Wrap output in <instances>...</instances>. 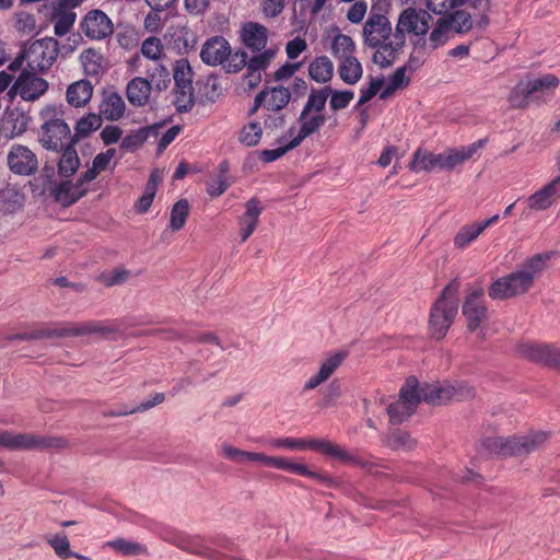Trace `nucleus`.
<instances>
[{
  "mask_svg": "<svg viewBox=\"0 0 560 560\" xmlns=\"http://www.w3.org/2000/svg\"><path fill=\"white\" fill-rule=\"evenodd\" d=\"M222 454L228 459L234 460L236 463H244L245 460L259 462L268 467H273L299 476L316 479L320 483L328 487L334 485V480L329 476L312 471L307 468V466L293 463L285 457L268 456L264 453L243 451L230 444L222 445Z\"/></svg>",
  "mask_w": 560,
  "mask_h": 560,
  "instance_id": "obj_1",
  "label": "nucleus"
},
{
  "mask_svg": "<svg viewBox=\"0 0 560 560\" xmlns=\"http://www.w3.org/2000/svg\"><path fill=\"white\" fill-rule=\"evenodd\" d=\"M40 116L44 122L38 132V140L44 149L59 152L68 145L75 144L70 127L63 119L61 106H47Z\"/></svg>",
  "mask_w": 560,
  "mask_h": 560,
  "instance_id": "obj_2",
  "label": "nucleus"
},
{
  "mask_svg": "<svg viewBox=\"0 0 560 560\" xmlns=\"http://www.w3.org/2000/svg\"><path fill=\"white\" fill-rule=\"evenodd\" d=\"M459 290L457 279L452 280L442 291L440 298L432 305L429 318V332L435 340L443 339L457 314L456 300Z\"/></svg>",
  "mask_w": 560,
  "mask_h": 560,
  "instance_id": "obj_3",
  "label": "nucleus"
},
{
  "mask_svg": "<svg viewBox=\"0 0 560 560\" xmlns=\"http://www.w3.org/2000/svg\"><path fill=\"white\" fill-rule=\"evenodd\" d=\"M273 446L278 448H289V450H304V448H311L314 451H317L326 456H329L334 459H337L345 464H352L358 467L362 468H371L372 463L363 459L361 457H358L350 452L341 448L339 445L331 443L327 440H317V439H311V440H304V439H296V438H283V439H277L273 441Z\"/></svg>",
  "mask_w": 560,
  "mask_h": 560,
  "instance_id": "obj_4",
  "label": "nucleus"
},
{
  "mask_svg": "<svg viewBox=\"0 0 560 560\" xmlns=\"http://www.w3.org/2000/svg\"><path fill=\"white\" fill-rule=\"evenodd\" d=\"M546 439L545 432L525 436H489L481 441V447L489 454L502 457L523 456L534 452Z\"/></svg>",
  "mask_w": 560,
  "mask_h": 560,
  "instance_id": "obj_5",
  "label": "nucleus"
},
{
  "mask_svg": "<svg viewBox=\"0 0 560 560\" xmlns=\"http://www.w3.org/2000/svg\"><path fill=\"white\" fill-rule=\"evenodd\" d=\"M108 332H110V329L102 325L100 322H62L55 324L51 327L35 329L31 332L18 334L14 338L20 340H33L44 338L79 337L93 334L106 335Z\"/></svg>",
  "mask_w": 560,
  "mask_h": 560,
  "instance_id": "obj_6",
  "label": "nucleus"
},
{
  "mask_svg": "<svg viewBox=\"0 0 560 560\" xmlns=\"http://www.w3.org/2000/svg\"><path fill=\"white\" fill-rule=\"evenodd\" d=\"M24 49L27 57V68L45 73L57 60L60 52V44L54 37H44L34 40Z\"/></svg>",
  "mask_w": 560,
  "mask_h": 560,
  "instance_id": "obj_7",
  "label": "nucleus"
},
{
  "mask_svg": "<svg viewBox=\"0 0 560 560\" xmlns=\"http://www.w3.org/2000/svg\"><path fill=\"white\" fill-rule=\"evenodd\" d=\"M0 446L8 450L62 448L66 446V440L62 438L28 433L13 434L9 431H0Z\"/></svg>",
  "mask_w": 560,
  "mask_h": 560,
  "instance_id": "obj_8",
  "label": "nucleus"
},
{
  "mask_svg": "<svg viewBox=\"0 0 560 560\" xmlns=\"http://www.w3.org/2000/svg\"><path fill=\"white\" fill-rule=\"evenodd\" d=\"M559 82V79L551 73L520 82L514 88L510 101L515 106L524 107L529 101L540 100L548 91L556 89Z\"/></svg>",
  "mask_w": 560,
  "mask_h": 560,
  "instance_id": "obj_9",
  "label": "nucleus"
},
{
  "mask_svg": "<svg viewBox=\"0 0 560 560\" xmlns=\"http://www.w3.org/2000/svg\"><path fill=\"white\" fill-rule=\"evenodd\" d=\"M392 33L393 27L388 18L382 13L371 12L362 30L363 46L386 54L388 48L385 46L389 42Z\"/></svg>",
  "mask_w": 560,
  "mask_h": 560,
  "instance_id": "obj_10",
  "label": "nucleus"
},
{
  "mask_svg": "<svg viewBox=\"0 0 560 560\" xmlns=\"http://www.w3.org/2000/svg\"><path fill=\"white\" fill-rule=\"evenodd\" d=\"M38 71L28 68L23 69L9 90L8 95L11 98L14 95H20L22 100L27 102L38 100L49 86L47 80L38 77Z\"/></svg>",
  "mask_w": 560,
  "mask_h": 560,
  "instance_id": "obj_11",
  "label": "nucleus"
},
{
  "mask_svg": "<svg viewBox=\"0 0 560 560\" xmlns=\"http://www.w3.org/2000/svg\"><path fill=\"white\" fill-rule=\"evenodd\" d=\"M530 277L517 270L497 279L489 288L488 294L493 300H506L521 295L532 288Z\"/></svg>",
  "mask_w": 560,
  "mask_h": 560,
  "instance_id": "obj_12",
  "label": "nucleus"
},
{
  "mask_svg": "<svg viewBox=\"0 0 560 560\" xmlns=\"http://www.w3.org/2000/svg\"><path fill=\"white\" fill-rule=\"evenodd\" d=\"M79 28L91 40H103L114 33L112 20L100 9L90 10L81 19Z\"/></svg>",
  "mask_w": 560,
  "mask_h": 560,
  "instance_id": "obj_13",
  "label": "nucleus"
},
{
  "mask_svg": "<svg viewBox=\"0 0 560 560\" xmlns=\"http://www.w3.org/2000/svg\"><path fill=\"white\" fill-rule=\"evenodd\" d=\"M7 163L10 171L20 176H31L38 170L36 154L26 145H11L7 155Z\"/></svg>",
  "mask_w": 560,
  "mask_h": 560,
  "instance_id": "obj_14",
  "label": "nucleus"
},
{
  "mask_svg": "<svg viewBox=\"0 0 560 560\" xmlns=\"http://www.w3.org/2000/svg\"><path fill=\"white\" fill-rule=\"evenodd\" d=\"M517 353L529 361L560 370V350L550 345L524 342L518 345Z\"/></svg>",
  "mask_w": 560,
  "mask_h": 560,
  "instance_id": "obj_15",
  "label": "nucleus"
},
{
  "mask_svg": "<svg viewBox=\"0 0 560 560\" xmlns=\"http://www.w3.org/2000/svg\"><path fill=\"white\" fill-rule=\"evenodd\" d=\"M416 382L406 380L399 389V399L387 407V415L393 424H400L415 413L416 400L411 399L410 392L415 390Z\"/></svg>",
  "mask_w": 560,
  "mask_h": 560,
  "instance_id": "obj_16",
  "label": "nucleus"
},
{
  "mask_svg": "<svg viewBox=\"0 0 560 560\" xmlns=\"http://www.w3.org/2000/svg\"><path fill=\"white\" fill-rule=\"evenodd\" d=\"M483 289L479 288L470 292L463 304V315L467 319L469 331H476L482 323L488 320V308L482 300Z\"/></svg>",
  "mask_w": 560,
  "mask_h": 560,
  "instance_id": "obj_17",
  "label": "nucleus"
},
{
  "mask_svg": "<svg viewBox=\"0 0 560 560\" xmlns=\"http://www.w3.org/2000/svg\"><path fill=\"white\" fill-rule=\"evenodd\" d=\"M82 2L78 0H57L52 5L51 20L54 21V33L58 37L67 35L77 20L74 8Z\"/></svg>",
  "mask_w": 560,
  "mask_h": 560,
  "instance_id": "obj_18",
  "label": "nucleus"
},
{
  "mask_svg": "<svg viewBox=\"0 0 560 560\" xmlns=\"http://www.w3.org/2000/svg\"><path fill=\"white\" fill-rule=\"evenodd\" d=\"M407 380H413L416 382L415 390L410 392L411 399L416 400V407H418L421 401L429 405H441L450 400V396L447 395L452 389H447V386H438L429 383L420 384L416 376H409Z\"/></svg>",
  "mask_w": 560,
  "mask_h": 560,
  "instance_id": "obj_19",
  "label": "nucleus"
},
{
  "mask_svg": "<svg viewBox=\"0 0 560 560\" xmlns=\"http://www.w3.org/2000/svg\"><path fill=\"white\" fill-rule=\"evenodd\" d=\"M231 54V45L223 36L208 38L200 50V58L203 63L214 67L225 62Z\"/></svg>",
  "mask_w": 560,
  "mask_h": 560,
  "instance_id": "obj_20",
  "label": "nucleus"
},
{
  "mask_svg": "<svg viewBox=\"0 0 560 560\" xmlns=\"http://www.w3.org/2000/svg\"><path fill=\"white\" fill-rule=\"evenodd\" d=\"M408 32L404 30V26L397 22L394 32L392 33L393 39L385 47L388 48L387 55L382 50H376L373 54L372 61L382 69L389 68L395 62L398 52L404 48L406 44V34Z\"/></svg>",
  "mask_w": 560,
  "mask_h": 560,
  "instance_id": "obj_21",
  "label": "nucleus"
},
{
  "mask_svg": "<svg viewBox=\"0 0 560 560\" xmlns=\"http://www.w3.org/2000/svg\"><path fill=\"white\" fill-rule=\"evenodd\" d=\"M560 199V175L527 198V207L534 211L549 209Z\"/></svg>",
  "mask_w": 560,
  "mask_h": 560,
  "instance_id": "obj_22",
  "label": "nucleus"
},
{
  "mask_svg": "<svg viewBox=\"0 0 560 560\" xmlns=\"http://www.w3.org/2000/svg\"><path fill=\"white\" fill-rule=\"evenodd\" d=\"M241 39L253 52L261 51L268 42V30L257 22H246L242 26Z\"/></svg>",
  "mask_w": 560,
  "mask_h": 560,
  "instance_id": "obj_23",
  "label": "nucleus"
},
{
  "mask_svg": "<svg viewBox=\"0 0 560 560\" xmlns=\"http://www.w3.org/2000/svg\"><path fill=\"white\" fill-rule=\"evenodd\" d=\"M88 190H80L75 183L62 180L52 185L47 194L63 207H69L79 201Z\"/></svg>",
  "mask_w": 560,
  "mask_h": 560,
  "instance_id": "obj_24",
  "label": "nucleus"
},
{
  "mask_svg": "<svg viewBox=\"0 0 560 560\" xmlns=\"http://www.w3.org/2000/svg\"><path fill=\"white\" fill-rule=\"evenodd\" d=\"M152 90V83L141 77L131 79L126 88V96L128 102L137 107L148 103Z\"/></svg>",
  "mask_w": 560,
  "mask_h": 560,
  "instance_id": "obj_25",
  "label": "nucleus"
},
{
  "mask_svg": "<svg viewBox=\"0 0 560 560\" xmlns=\"http://www.w3.org/2000/svg\"><path fill=\"white\" fill-rule=\"evenodd\" d=\"M443 156L442 153H432L429 151H422L418 149L413 153L412 161L409 164V168L412 172L419 173L421 171L431 172L433 170H443Z\"/></svg>",
  "mask_w": 560,
  "mask_h": 560,
  "instance_id": "obj_26",
  "label": "nucleus"
},
{
  "mask_svg": "<svg viewBox=\"0 0 560 560\" xmlns=\"http://www.w3.org/2000/svg\"><path fill=\"white\" fill-rule=\"evenodd\" d=\"M125 102L117 92H109L104 95L100 104V114L107 120L116 121L125 114Z\"/></svg>",
  "mask_w": 560,
  "mask_h": 560,
  "instance_id": "obj_27",
  "label": "nucleus"
},
{
  "mask_svg": "<svg viewBox=\"0 0 560 560\" xmlns=\"http://www.w3.org/2000/svg\"><path fill=\"white\" fill-rule=\"evenodd\" d=\"M74 145H68L59 151L61 155L57 163V170L61 177L70 178L79 170L80 158Z\"/></svg>",
  "mask_w": 560,
  "mask_h": 560,
  "instance_id": "obj_28",
  "label": "nucleus"
},
{
  "mask_svg": "<svg viewBox=\"0 0 560 560\" xmlns=\"http://www.w3.org/2000/svg\"><path fill=\"white\" fill-rule=\"evenodd\" d=\"M262 91L267 92L265 98V109L268 112L279 113L281 112L291 100V91L282 85L273 88H265Z\"/></svg>",
  "mask_w": 560,
  "mask_h": 560,
  "instance_id": "obj_29",
  "label": "nucleus"
},
{
  "mask_svg": "<svg viewBox=\"0 0 560 560\" xmlns=\"http://www.w3.org/2000/svg\"><path fill=\"white\" fill-rule=\"evenodd\" d=\"M93 85L88 80L71 83L67 89V101L74 107L84 106L92 97Z\"/></svg>",
  "mask_w": 560,
  "mask_h": 560,
  "instance_id": "obj_30",
  "label": "nucleus"
},
{
  "mask_svg": "<svg viewBox=\"0 0 560 560\" xmlns=\"http://www.w3.org/2000/svg\"><path fill=\"white\" fill-rule=\"evenodd\" d=\"M332 92V89L329 85H326L322 89H312L308 94L307 101L301 112V119L307 117L312 112L315 114H322V110L325 108L327 98L329 94Z\"/></svg>",
  "mask_w": 560,
  "mask_h": 560,
  "instance_id": "obj_31",
  "label": "nucleus"
},
{
  "mask_svg": "<svg viewBox=\"0 0 560 560\" xmlns=\"http://www.w3.org/2000/svg\"><path fill=\"white\" fill-rule=\"evenodd\" d=\"M56 183L55 166L52 164H45L39 174L30 182V185L33 194L45 196Z\"/></svg>",
  "mask_w": 560,
  "mask_h": 560,
  "instance_id": "obj_32",
  "label": "nucleus"
},
{
  "mask_svg": "<svg viewBox=\"0 0 560 560\" xmlns=\"http://www.w3.org/2000/svg\"><path fill=\"white\" fill-rule=\"evenodd\" d=\"M300 122V129L298 135L293 138V141L299 147L304 139L317 132L326 122V117L323 114H315L311 116V114L301 119V115L298 118Z\"/></svg>",
  "mask_w": 560,
  "mask_h": 560,
  "instance_id": "obj_33",
  "label": "nucleus"
},
{
  "mask_svg": "<svg viewBox=\"0 0 560 560\" xmlns=\"http://www.w3.org/2000/svg\"><path fill=\"white\" fill-rule=\"evenodd\" d=\"M308 74L317 83H327L334 74V63L327 56L316 57L308 66Z\"/></svg>",
  "mask_w": 560,
  "mask_h": 560,
  "instance_id": "obj_34",
  "label": "nucleus"
},
{
  "mask_svg": "<svg viewBox=\"0 0 560 560\" xmlns=\"http://www.w3.org/2000/svg\"><path fill=\"white\" fill-rule=\"evenodd\" d=\"M79 61L86 75L97 77L102 71L104 57L98 50L88 48L80 54Z\"/></svg>",
  "mask_w": 560,
  "mask_h": 560,
  "instance_id": "obj_35",
  "label": "nucleus"
},
{
  "mask_svg": "<svg viewBox=\"0 0 560 560\" xmlns=\"http://www.w3.org/2000/svg\"><path fill=\"white\" fill-rule=\"evenodd\" d=\"M340 65L338 68L340 79L350 85L355 84L360 81L363 74L362 65L355 57H350L339 60Z\"/></svg>",
  "mask_w": 560,
  "mask_h": 560,
  "instance_id": "obj_36",
  "label": "nucleus"
},
{
  "mask_svg": "<svg viewBox=\"0 0 560 560\" xmlns=\"http://www.w3.org/2000/svg\"><path fill=\"white\" fill-rule=\"evenodd\" d=\"M550 253H540L526 259L518 268V271L530 277V283L534 284L535 279L542 272L547 261L550 259Z\"/></svg>",
  "mask_w": 560,
  "mask_h": 560,
  "instance_id": "obj_37",
  "label": "nucleus"
},
{
  "mask_svg": "<svg viewBox=\"0 0 560 560\" xmlns=\"http://www.w3.org/2000/svg\"><path fill=\"white\" fill-rule=\"evenodd\" d=\"M106 546L125 557L149 555L148 547L145 545L127 540L125 538L109 540L106 542Z\"/></svg>",
  "mask_w": 560,
  "mask_h": 560,
  "instance_id": "obj_38",
  "label": "nucleus"
},
{
  "mask_svg": "<svg viewBox=\"0 0 560 560\" xmlns=\"http://www.w3.org/2000/svg\"><path fill=\"white\" fill-rule=\"evenodd\" d=\"M102 125L101 115L89 113L81 117L75 126L72 138L75 139V143L81 139L90 136L94 130H97Z\"/></svg>",
  "mask_w": 560,
  "mask_h": 560,
  "instance_id": "obj_39",
  "label": "nucleus"
},
{
  "mask_svg": "<svg viewBox=\"0 0 560 560\" xmlns=\"http://www.w3.org/2000/svg\"><path fill=\"white\" fill-rule=\"evenodd\" d=\"M170 339H180L185 342L213 343L221 347L220 340L213 332L175 331L167 332Z\"/></svg>",
  "mask_w": 560,
  "mask_h": 560,
  "instance_id": "obj_40",
  "label": "nucleus"
},
{
  "mask_svg": "<svg viewBox=\"0 0 560 560\" xmlns=\"http://www.w3.org/2000/svg\"><path fill=\"white\" fill-rule=\"evenodd\" d=\"M355 44L353 39L345 34H337L331 42V54L338 59L354 57Z\"/></svg>",
  "mask_w": 560,
  "mask_h": 560,
  "instance_id": "obj_41",
  "label": "nucleus"
},
{
  "mask_svg": "<svg viewBox=\"0 0 560 560\" xmlns=\"http://www.w3.org/2000/svg\"><path fill=\"white\" fill-rule=\"evenodd\" d=\"M472 155L474 148H462L460 150L448 149L442 153L443 170H454L457 165L463 164L465 161L471 159Z\"/></svg>",
  "mask_w": 560,
  "mask_h": 560,
  "instance_id": "obj_42",
  "label": "nucleus"
},
{
  "mask_svg": "<svg viewBox=\"0 0 560 560\" xmlns=\"http://www.w3.org/2000/svg\"><path fill=\"white\" fill-rule=\"evenodd\" d=\"M174 82L177 89H191L192 70L187 59H179L174 65Z\"/></svg>",
  "mask_w": 560,
  "mask_h": 560,
  "instance_id": "obj_43",
  "label": "nucleus"
},
{
  "mask_svg": "<svg viewBox=\"0 0 560 560\" xmlns=\"http://www.w3.org/2000/svg\"><path fill=\"white\" fill-rule=\"evenodd\" d=\"M189 210L190 206L187 199H179L173 205L170 217V228L173 231H179L184 228Z\"/></svg>",
  "mask_w": 560,
  "mask_h": 560,
  "instance_id": "obj_44",
  "label": "nucleus"
},
{
  "mask_svg": "<svg viewBox=\"0 0 560 560\" xmlns=\"http://www.w3.org/2000/svg\"><path fill=\"white\" fill-rule=\"evenodd\" d=\"M482 233L478 222L464 225L454 237V246L458 249H465Z\"/></svg>",
  "mask_w": 560,
  "mask_h": 560,
  "instance_id": "obj_45",
  "label": "nucleus"
},
{
  "mask_svg": "<svg viewBox=\"0 0 560 560\" xmlns=\"http://www.w3.org/2000/svg\"><path fill=\"white\" fill-rule=\"evenodd\" d=\"M451 30V20L441 18L436 21L433 30L429 35V45L432 49L443 46L448 39V32Z\"/></svg>",
  "mask_w": 560,
  "mask_h": 560,
  "instance_id": "obj_46",
  "label": "nucleus"
},
{
  "mask_svg": "<svg viewBox=\"0 0 560 560\" xmlns=\"http://www.w3.org/2000/svg\"><path fill=\"white\" fill-rule=\"evenodd\" d=\"M158 189V182L155 171L150 174L149 180L144 187L142 196L136 203V210L138 213H145L150 209Z\"/></svg>",
  "mask_w": 560,
  "mask_h": 560,
  "instance_id": "obj_47",
  "label": "nucleus"
},
{
  "mask_svg": "<svg viewBox=\"0 0 560 560\" xmlns=\"http://www.w3.org/2000/svg\"><path fill=\"white\" fill-rule=\"evenodd\" d=\"M165 399V396L163 393H155L154 396L151 399L144 400L141 404H139L133 409H119V410H109L105 411V417H120V416H127L137 411H145L149 410L160 404H162Z\"/></svg>",
  "mask_w": 560,
  "mask_h": 560,
  "instance_id": "obj_48",
  "label": "nucleus"
},
{
  "mask_svg": "<svg viewBox=\"0 0 560 560\" xmlns=\"http://www.w3.org/2000/svg\"><path fill=\"white\" fill-rule=\"evenodd\" d=\"M397 22L400 23L404 26V30L409 34L420 35L421 21L417 9L411 7L404 9L400 12Z\"/></svg>",
  "mask_w": 560,
  "mask_h": 560,
  "instance_id": "obj_49",
  "label": "nucleus"
},
{
  "mask_svg": "<svg viewBox=\"0 0 560 560\" xmlns=\"http://www.w3.org/2000/svg\"><path fill=\"white\" fill-rule=\"evenodd\" d=\"M173 38L175 47L183 52L192 50L197 43L196 34L188 27L178 28L174 33Z\"/></svg>",
  "mask_w": 560,
  "mask_h": 560,
  "instance_id": "obj_50",
  "label": "nucleus"
},
{
  "mask_svg": "<svg viewBox=\"0 0 560 560\" xmlns=\"http://www.w3.org/2000/svg\"><path fill=\"white\" fill-rule=\"evenodd\" d=\"M262 137V128L259 122L252 121L243 127L238 140L246 147H255Z\"/></svg>",
  "mask_w": 560,
  "mask_h": 560,
  "instance_id": "obj_51",
  "label": "nucleus"
},
{
  "mask_svg": "<svg viewBox=\"0 0 560 560\" xmlns=\"http://www.w3.org/2000/svg\"><path fill=\"white\" fill-rule=\"evenodd\" d=\"M46 540L58 558L66 560L72 557L73 551L70 550V541L66 534L58 533L52 537H47Z\"/></svg>",
  "mask_w": 560,
  "mask_h": 560,
  "instance_id": "obj_52",
  "label": "nucleus"
},
{
  "mask_svg": "<svg viewBox=\"0 0 560 560\" xmlns=\"http://www.w3.org/2000/svg\"><path fill=\"white\" fill-rule=\"evenodd\" d=\"M445 19L451 20V27L453 26L458 34L467 33L472 28L471 15L465 10H456Z\"/></svg>",
  "mask_w": 560,
  "mask_h": 560,
  "instance_id": "obj_53",
  "label": "nucleus"
},
{
  "mask_svg": "<svg viewBox=\"0 0 560 560\" xmlns=\"http://www.w3.org/2000/svg\"><path fill=\"white\" fill-rule=\"evenodd\" d=\"M175 100L174 105L176 110L180 114L188 113L195 105L194 89H174Z\"/></svg>",
  "mask_w": 560,
  "mask_h": 560,
  "instance_id": "obj_54",
  "label": "nucleus"
},
{
  "mask_svg": "<svg viewBox=\"0 0 560 560\" xmlns=\"http://www.w3.org/2000/svg\"><path fill=\"white\" fill-rule=\"evenodd\" d=\"M246 66L247 52L242 49H238L235 52L231 51L228 59L223 63V68L228 73H238Z\"/></svg>",
  "mask_w": 560,
  "mask_h": 560,
  "instance_id": "obj_55",
  "label": "nucleus"
},
{
  "mask_svg": "<svg viewBox=\"0 0 560 560\" xmlns=\"http://www.w3.org/2000/svg\"><path fill=\"white\" fill-rule=\"evenodd\" d=\"M130 277V271L125 268H115L112 271L103 272L100 276L105 287H115L125 283Z\"/></svg>",
  "mask_w": 560,
  "mask_h": 560,
  "instance_id": "obj_56",
  "label": "nucleus"
},
{
  "mask_svg": "<svg viewBox=\"0 0 560 560\" xmlns=\"http://www.w3.org/2000/svg\"><path fill=\"white\" fill-rule=\"evenodd\" d=\"M148 128H139L133 133H129L122 138L120 147L121 149L133 152L138 150L147 141Z\"/></svg>",
  "mask_w": 560,
  "mask_h": 560,
  "instance_id": "obj_57",
  "label": "nucleus"
},
{
  "mask_svg": "<svg viewBox=\"0 0 560 560\" xmlns=\"http://www.w3.org/2000/svg\"><path fill=\"white\" fill-rule=\"evenodd\" d=\"M330 101L329 106L334 112L343 109L349 106L350 102L354 97V92L350 90L337 91L332 90L329 94Z\"/></svg>",
  "mask_w": 560,
  "mask_h": 560,
  "instance_id": "obj_58",
  "label": "nucleus"
},
{
  "mask_svg": "<svg viewBox=\"0 0 560 560\" xmlns=\"http://www.w3.org/2000/svg\"><path fill=\"white\" fill-rule=\"evenodd\" d=\"M347 358V352H338L327 358L320 365L318 373L327 381Z\"/></svg>",
  "mask_w": 560,
  "mask_h": 560,
  "instance_id": "obj_59",
  "label": "nucleus"
},
{
  "mask_svg": "<svg viewBox=\"0 0 560 560\" xmlns=\"http://www.w3.org/2000/svg\"><path fill=\"white\" fill-rule=\"evenodd\" d=\"M296 147H298L296 143L292 139L287 144L281 145L277 149H265V150L260 151L259 159L264 163H271V162L277 161L278 159L282 158L287 152L295 149Z\"/></svg>",
  "mask_w": 560,
  "mask_h": 560,
  "instance_id": "obj_60",
  "label": "nucleus"
},
{
  "mask_svg": "<svg viewBox=\"0 0 560 560\" xmlns=\"http://www.w3.org/2000/svg\"><path fill=\"white\" fill-rule=\"evenodd\" d=\"M384 84V78L383 77H378V78H372L371 81H370V84L368 88H362L360 90V97H359V102L357 104V107L368 103L369 101H371L378 92L380 90L382 89Z\"/></svg>",
  "mask_w": 560,
  "mask_h": 560,
  "instance_id": "obj_61",
  "label": "nucleus"
},
{
  "mask_svg": "<svg viewBox=\"0 0 560 560\" xmlns=\"http://www.w3.org/2000/svg\"><path fill=\"white\" fill-rule=\"evenodd\" d=\"M287 4V0H261L260 12L267 19H275L279 16Z\"/></svg>",
  "mask_w": 560,
  "mask_h": 560,
  "instance_id": "obj_62",
  "label": "nucleus"
},
{
  "mask_svg": "<svg viewBox=\"0 0 560 560\" xmlns=\"http://www.w3.org/2000/svg\"><path fill=\"white\" fill-rule=\"evenodd\" d=\"M389 444L395 450H411L416 445V441L408 432L397 430L390 434Z\"/></svg>",
  "mask_w": 560,
  "mask_h": 560,
  "instance_id": "obj_63",
  "label": "nucleus"
},
{
  "mask_svg": "<svg viewBox=\"0 0 560 560\" xmlns=\"http://www.w3.org/2000/svg\"><path fill=\"white\" fill-rule=\"evenodd\" d=\"M141 52L151 60H158L162 54V44L158 37L151 36L143 40Z\"/></svg>",
  "mask_w": 560,
  "mask_h": 560,
  "instance_id": "obj_64",
  "label": "nucleus"
}]
</instances>
